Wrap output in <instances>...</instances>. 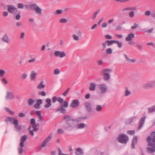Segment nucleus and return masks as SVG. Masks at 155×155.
<instances>
[{"instance_id":"obj_1","label":"nucleus","mask_w":155,"mask_h":155,"mask_svg":"<svg viewBox=\"0 0 155 155\" xmlns=\"http://www.w3.org/2000/svg\"><path fill=\"white\" fill-rule=\"evenodd\" d=\"M63 119L64 120L66 124L64 126V129L67 131H71L74 129H82L85 128L86 125L83 123L77 124L78 121L76 119H74L70 115H65Z\"/></svg>"},{"instance_id":"obj_2","label":"nucleus","mask_w":155,"mask_h":155,"mask_svg":"<svg viewBox=\"0 0 155 155\" xmlns=\"http://www.w3.org/2000/svg\"><path fill=\"white\" fill-rule=\"evenodd\" d=\"M150 135L146 140L148 146L147 150L148 153H152L155 152V131L151 132Z\"/></svg>"},{"instance_id":"obj_3","label":"nucleus","mask_w":155,"mask_h":155,"mask_svg":"<svg viewBox=\"0 0 155 155\" xmlns=\"http://www.w3.org/2000/svg\"><path fill=\"white\" fill-rule=\"evenodd\" d=\"M58 101L61 104L60 107L56 110V111L58 112L60 111L61 113L65 114L66 113V111L65 108L68 107V102L65 101L63 104L64 100L62 98L60 97H58Z\"/></svg>"},{"instance_id":"obj_4","label":"nucleus","mask_w":155,"mask_h":155,"mask_svg":"<svg viewBox=\"0 0 155 155\" xmlns=\"http://www.w3.org/2000/svg\"><path fill=\"white\" fill-rule=\"evenodd\" d=\"M113 72L112 69L108 68L103 69L101 71V73L103 76L104 81H107L109 80L110 78V73Z\"/></svg>"},{"instance_id":"obj_5","label":"nucleus","mask_w":155,"mask_h":155,"mask_svg":"<svg viewBox=\"0 0 155 155\" xmlns=\"http://www.w3.org/2000/svg\"><path fill=\"white\" fill-rule=\"evenodd\" d=\"M25 6L28 9H33L35 10L36 13L39 15H41V9L35 4H31Z\"/></svg>"},{"instance_id":"obj_6","label":"nucleus","mask_w":155,"mask_h":155,"mask_svg":"<svg viewBox=\"0 0 155 155\" xmlns=\"http://www.w3.org/2000/svg\"><path fill=\"white\" fill-rule=\"evenodd\" d=\"M117 139L120 143L126 144L129 140V137L126 134H122L119 135L117 138Z\"/></svg>"},{"instance_id":"obj_7","label":"nucleus","mask_w":155,"mask_h":155,"mask_svg":"<svg viewBox=\"0 0 155 155\" xmlns=\"http://www.w3.org/2000/svg\"><path fill=\"white\" fill-rule=\"evenodd\" d=\"M143 88L145 90L152 88L155 87V80H152L147 82L143 85Z\"/></svg>"},{"instance_id":"obj_8","label":"nucleus","mask_w":155,"mask_h":155,"mask_svg":"<svg viewBox=\"0 0 155 155\" xmlns=\"http://www.w3.org/2000/svg\"><path fill=\"white\" fill-rule=\"evenodd\" d=\"M75 32V34L72 35V37L74 41H78L82 36V31L80 29H78L76 30Z\"/></svg>"},{"instance_id":"obj_9","label":"nucleus","mask_w":155,"mask_h":155,"mask_svg":"<svg viewBox=\"0 0 155 155\" xmlns=\"http://www.w3.org/2000/svg\"><path fill=\"white\" fill-rule=\"evenodd\" d=\"M100 93L104 94L107 91V86L104 84H100L99 85Z\"/></svg>"},{"instance_id":"obj_10","label":"nucleus","mask_w":155,"mask_h":155,"mask_svg":"<svg viewBox=\"0 0 155 155\" xmlns=\"http://www.w3.org/2000/svg\"><path fill=\"white\" fill-rule=\"evenodd\" d=\"M84 106L86 110L87 113H90L92 112V108L91 104L89 102H86L84 104Z\"/></svg>"},{"instance_id":"obj_11","label":"nucleus","mask_w":155,"mask_h":155,"mask_svg":"<svg viewBox=\"0 0 155 155\" xmlns=\"http://www.w3.org/2000/svg\"><path fill=\"white\" fill-rule=\"evenodd\" d=\"M14 96L13 93L9 91H7L5 99L6 100H12L14 99Z\"/></svg>"},{"instance_id":"obj_12","label":"nucleus","mask_w":155,"mask_h":155,"mask_svg":"<svg viewBox=\"0 0 155 155\" xmlns=\"http://www.w3.org/2000/svg\"><path fill=\"white\" fill-rule=\"evenodd\" d=\"M80 105V102L78 100L76 99L72 100L70 106L72 108L78 107Z\"/></svg>"},{"instance_id":"obj_13","label":"nucleus","mask_w":155,"mask_h":155,"mask_svg":"<svg viewBox=\"0 0 155 155\" xmlns=\"http://www.w3.org/2000/svg\"><path fill=\"white\" fill-rule=\"evenodd\" d=\"M54 55L56 57L63 58L66 55L64 51L61 52L60 51H56L54 53Z\"/></svg>"},{"instance_id":"obj_14","label":"nucleus","mask_w":155,"mask_h":155,"mask_svg":"<svg viewBox=\"0 0 155 155\" xmlns=\"http://www.w3.org/2000/svg\"><path fill=\"white\" fill-rule=\"evenodd\" d=\"M146 118V116H144L142 117L139 121V124L138 127V129H140L143 126L145 121Z\"/></svg>"},{"instance_id":"obj_15","label":"nucleus","mask_w":155,"mask_h":155,"mask_svg":"<svg viewBox=\"0 0 155 155\" xmlns=\"http://www.w3.org/2000/svg\"><path fill=\"white\" fill-rule=\"evenodd\" d=\"M51 100L50 98H47L46 99L45 102L46 104L44 105V107L46 108L50 107L52 105Z\"/></svg>"},{"instance_id":"obj_16","label":"nucleus","mask_w":155,"mask_h":155,"mask_svg":"<svg viewBox=\"0 0 155 155\" xmlns=\"http://www.w3.org/2000/svg\"><path fill=\"white\" fill-rule=\"evenodd\" d=\"M2 41L5 43L7 44H8L10 42V40L9 39L8 35L5 34L2 37Z\"/></svg>"},{"instance_id":"obj_17","label":"nucleus","mask_w":155,"mask_h":155,"mask_svg":"<svg viewBox=\"0 0 155 155\" xmlns=\"http://www.w3.org/2000/svg\"><path fill=\"white\" fill-rule=\"evenodd\" d=\"M27 138V136L26 135H24L22 136L20 139V146L24 147V142L26 141Z\"/></svg>"},{"instance_id":"obj_18","label":"nucleus","mask_w":155,"mask_h":155,"mask_svg":"<svg viewBox=\"0 0 155 155\" xmlns=\"http://www.w3.org/2000/svg\"><path fill=\"white\" fill-rule=\"evenodd\" d=\"M8 11L10 13H13L14 10H16L17 8L14 6L11 5H8Z\"/></svg>"},{"instance_id":"obj_19","label":"nucleus","mask_w":155,"mask_h":155,"mask_svg":"<svg viewBox=\"0 0 155 155\" xmlns=\"http://www.w3.org/2000/svg\"><path fill=\"white\" fill-rule=\"evenodd\" d=\"M19 122L18 120H15L14 122L15 127L18 131H19L21 129V127L18 125Z\"/></svg>"},{"instance_id":"obj_20","label":"nucleus","mask_w":155,"mask_h":155,"mask_svg":"<svg viewBox=\"0 0 155 155\" xmlns=\"http://www.w3.org/2000/svg\"><path fill=\"white\" fill-rule=\"evenodd\" d=\"M135 35L134 34L130 33L125 38L126 41H131L134 38Z\"/></svg>"},{"instance_id":"obj_21","label":"nucleus","mask_w":155,"mask_h":155,"mask_svg":"<svg viewBox=\"0 0 155 155\" xmlns=\"http://www.w3.org/2000/svg\"><path fill=\"white\" fill-rule=\"evenodd\" d=\"M75 152V155H83L84 154L83 150L80 148H77Z\"/></svg>"},{"instance_id":"obj_22","label":"nucleus","mask_w":155,"mask_h":155,"mask_svg":"<svg viewBox=\"0 0 155 155\" xmlns=\"http://www.w3.org/2000/svg\"><path fill=\"white\" fill-rule=\"evenodd\" d=\"M37 73L35 71H32L30 74V79L31 81H35Z\"/></svg>"},{"instance_id":"obj_23","label":"nucleus","mask_w":155,"mask_h":155,"mask_svg":"<svg viewBox=\"0 0 155 155\" xmlns=\"http://www.w3.org/2000/svg\"><path fill=\"white\" fill-rule=\"evenodd\" d=\"M137 137H134L132 140L131 146L133 149L135 148V145L137 143Z\"/></svg>"},{"instance_id":"obj_24","label":"nucleus","mask_w":155,"mask_h":155,"mask_svg":"<svg viewBox=\"0 0 155 155\" xmlns=\"http://www.w3.org/2000/svg\"><path fill=\"white\" fill-rule=\"evenodd\" d=\"M15 120H17V119L10 117H7L6 119L5 120V121L6 122H10L11 123H12L14 124V122Z\"/></svg>"},{"instance_id":"obj_25","label":"nucleus","mask_w":155,"mask_h":155,"mask_svg":"<svg viewBox=\"0 0 155 155\" xmlns=\"http://www.w3.org/2000/svg\"><path fill=\"white\" fill-rule=\"evenodd\" d=\"M102 109V107L101 105H96L95 108V110L98 112H101Z\"/></svg>"},{"instance_id":"obj_26","label":"nucleus","mask_w":155,"mask_h":155,"mask_svg":"<svg viewBox=\"0 0 155 155\" xmlns=\"http://www.w3.org/2000/svg\"><path fill=\"white\" fill-rule=\"evenodd\" d=\"M96 84L94 82H91L90 84L89 89L90 91H94L96 87Z\"/></svg>"},{"instance_id":"obj_27","label":"nucleus","mask_w":155,"mask_h":155,"mask_svg":"<svg viewBox=\"0 0 155 155\" xmlns=\"http://www.w3.org/2000/svg\"><path fill=\"white\" fill-rule=\"evenodd\" d=\"M100 11V9H98L93 14L91 18L92 20H94L95 18L97 15L99 13Z\"/></svg>"},{"instance_id":"obj_28","label":"nucleus","mask_w":155,"mask_h":155,"mask_svg":"<svg viewBox=\"0 0 155 155\" xmlns=\"http://www.w3.org/2000/svg\"><path fill=\"white\" fill-rule=\"evenodd\" d=\"M43 81L40 82L39 84L37 87V88L39 89H41L45 87V85L43 84Z\"/></svg>"},{"instance_id":"obj_29","label":"nucleus","mask_w":155,"mask_h":155,"mask_svg":"<svg viewBox=\"0 0 155 155\" xmlns=\"http://www.w3.org/2000/svg\"><path fill=\"white\" fill-rule=\"evenodd\" d=\"M32 127L33 128V130L34 131L36 132L38 130V128L37 127V126H39V125L38 123L35 124L33 125H31Z\"/></svg>"},{"instance_id":"obj_30","label":"nucleus","mask_w":155,"mask_h":155,"mask_svg":"<svg viewBox=\"0 0 155 155\" xmlns=\"http://www.w3.org/2000/svg\"><path fill=\"white\" fill-rule=\"evenodd\" d=\"M115 40H107L106 42L108 46H110L111 45L115 43Z\"/></svg>"},{"instance_id":"obj_31","label":"nucleus","mask_w":155,"mask_h":155,"mask_svg":"<svg viewBox=\"0 0 155 155\" xmlns=\"http://www.w3.org/2000/svg\"><path fill=\"white\" fill-rule=\"evenodd\" d=\"M34 101V100L33 99H29L27 101L28 105L29 106L32 105L33 104Z\"/></svg>"},{"instance_id":"obj_32","label":"nucleus","mask_w":155,"mask_h":155,"mask_svg":"<svg viewBox=\"0 0 155 155\" xmlns=\"http://www.w3.org/2000/svg\"><path fill=\"white\" fill-rule=\"evenodd\" d=\"M148 113H151L155 111V106H153L151 107L148 108Z\"/></svg>"},{"instance_id":"obj_33","label":"nucleus","mask_w":155,"mask_h":155,"mask_svg":"<svg viewBox=\"0 0 155 155\" xmlns=\"http://www.w3.org/2000/svg\"><path fill=\"white\" fill-rule=\"evenodd\" d=\"M136 118L135 117H131L130 118L128 119L126 122V123L127 124H129L130 123L132 122L133 121V120L134 119H135Z\"/></svg>"},{"instance_id":"obj_34","label":"nucleus","mask_w":155,"mask_h":155,"mask_svg":"<svg viewBox=\"0 0 155 155\" xmlns=\"http://www.w3.org/2000/svg\"><path fill=\"white\" fill-rule=\"evenodd\" d=\"M126 89L125 92L124 96H127L131 94L130 92L127 89V87H125Z\"/></svg>"},{"instance_id":"obj_35","label":"nucleus","mask_w":155,"mask_h":155,"mask_svg":"<svg viewBox=\"0 0 155 155\" xmlns=\"http://www.w3.org/2000/svg\"><path fill=\"white\" fill-rule=\"evenodd\" d=\"M5 110H6L11 115H13L14 114V113L8 107H5Z\"/></svg>"},{"instance_id":"obj_36","label":"nucleus","mask_w":155,"mask_h":155,"mask_svg":"<svg viewBox=\"0 0 155 155\" xmlns=\"http://www.w3.org/2000/svg\"><path fill=\"white\" fill-rule=\"evenodd\" d=\"M115 43L117 44L118 48H121L122 47V43L121 42L115 40Z\"/></svg>"},{"instance_id":"obj_37","label":"nucleus","mask_w":155,"mask_h":155,"mask_svg":"<svg viewBox=\"0 0 155 155\" xmlns=\"http://www.w3.org/2000/svg\"><path fill=\"white\" fill-rule=\"evenodd\" d=\"M38 122H44V123L45 124V122L44 121V119L43 118V116L41 115L40 116L38 117Z\"/></svg>"},{"instance_id":"obj_38","label":"nucleus","mask_w":155,"mask_h":155,"mask_svg":"<svg viewBox=\"0 0 155 155\" xmlns=\"http://www.w3.org/2000/svg\"><path fill=\"white\" fill-rule=\"evenodd\" d=\"M52 138V136L51 135H49L48 137L45 138V140L48 143L51 140Z\"/></svg>"},{"instance_id":"obj_39","label":"nucleus","mask_w":155,"mask_h":155,"mask_svg":"<svg viewBox=\"0 0 155 155\" xmlns=\"http://www.w3.org/2000/svg\"><path fill=\"white\" fill-rule=\"evenodd\" d=\"M62 11L61 10L58 9L54 12V14L55 15L60 14L62 13Z\"/></svg>"},{"instance_id":"obj_40","label":"nucleus","mask_w":155,"mask_h":155,"mask_svg":"<svg viewBox=\"0 0 155 155\" xmlns=\"http://www.w3.org/2000/svg\"><path fill=\"white\" fill-rule=\"evenodd\" d=\"M60 72L61 71L59 69L56 68L54 71V74L55 75H58L59 74Z\"/></svg>"},{"instance_id":"obj_41","label":"nucleus","mask_w":155,"mask_h":155,"mask_svg":"<svg viewBox=\"0 0 155 155\" xmlns=\"http://www.w3.org/2000/svg\"><path fill=\"white\" fill-rule=\"evenodd\" d=\"M112 53V50L110 48H107L106 50V53L107 54H111Z\"/></svg>"},{"instance_id":"obj_42","label":"nucleus","mask_w":155,"mask_h":155,"mask_svg":"<svg viewBox=\"0 0 155 155\" xmlns=\"http://www.w3.org/2000/svg\"><path fill=\"white\" fill-rule=\"evenodd\" d=\"M38 94L42 96H45L46 95V93L44 91H39Z\"/></svg>"},{"instance_id":"obj_43","label":"nucleus","mask_w":155,"mask_h":155,"mask_svg":"<svg viewBox=\"0 0 155 155\" xmlns=\"http://www.w3.org/2000/svg\"><path fill=\"white\" fill-rule=\"evenodd\" d=\"M127 133L130 135H133L135 133V130H130L127 131Z\"/></svg>"},{"instance_id":"obj_44","label":"nucleus","mask_w":155,"mask_h":155,"mask_svg":"<svg viewBox=\"0 0 155 155\" xmlns=\"http://www.w3.org/2000/svg\"><path fill=\"white\" fill-rule=\"evenodd\" d=\"M70 89V87L68 88L66 91H65L63 93H62V95L64 96H66L69 91Z\"/></svg>"},{"instance_id":"obj_45","label":"nucleus","mask_w":155,"mask_h":155,"mask_svg":"<svg viewBox=\"0 0 155 155\" xmlns=\"http://www.w3.org/2000/svg\"><path fill=\"white\" fill-rule=\"evenodd\" d=\"M58 97L56 96H54L52 97V102L53 103H54L57 101H58Z\"/></svg>"},{"instance_id":"obj_46","label":"nucleus","mask_w":155,"mask_h":155,"mask_svg":"<svg viewBox=\"0 0 155 155\" xmlns=\"http://www.w3.org/2000/svg\"><path fill=\"white\" fill-rule=\"evenodd\" d=\"M67 22V20L65 18H61L59 20V22L61 23H65Z\"/></svg>"},{"instance_id":"obj_47","label":"nucleus","mask_w":155,"mask_h":155,"mask_svg":"<svg viewBox=\"0 0 155 155\" xmlns=\"http://www.w3.org/2000/svg\"><path fill=\"white\" fill-rule=\"evenodd\" d=\"M5 73V71L4 70L2 69L0 70V76L1 77H3Z\"/></svg>"},{"instance_id":"obj_48","label":"nucleus","mask_w":155,"mask_h":155,"mask_svg":"<svg viewBox=\"0 0 155 155\" xmlns=\"http://www.w3.org/2000/svg\"><path fill=\"white\" fill-rule=\"evenodd\" d=\"M138 25H139L138 24H137L135 23L134 24V25L132 26L131 28L132 30L134 29L137 28L138 27Z\"/></svg>"},{"instance_id":"obj_49","label":"nucleus","mask_w":155,"mask_h":155,"mask_svg":"<svg viewBox=\"0 0 155 155\" xmlns=\"http://www.w3.org/2000/svg\"><path fill=\"white\" fill-rule=\"evenodd\" d=\"M23 147L21 146H20V147H19L18 148V153L19 154H21L23 151Z\"/></svg>"},{"instance_id":"obj_50","label":"nucleus","mask_w":155,"mask_h":155,"mask_svg":"<svg viewBox=\"0 0 155 155\" xmlns=\"http://www.w3.org/2000/svg\"><path fill=\"white\" fill-rule=\"evenodd\" d=\"M24 7L23 5L21 3H19L18 4V7L19 8L22 9Z\"/></svg>"},{"instance_id":"obj_51","label":"nucleus","mask_w":155,"mask_h":155,"mask_svg":"<svg viewBox=\"0 0 155 155\" xmlns=\"http://www.w3.org/2000/svg\"><path fill=\"white\" fill-rule=\"evenodd\" d=\"M35 124V120L34 118H32L31 119L30 124L31 125H33Z\"/></svg>"},{"instance_id":"obj_52","label":"nucleus","mask_w":155,"mask_h":155,"mask_svg":"<svg viewBox=\"0 0 155 155\" xmlns=\"http://www.w3.org/2000/svg\"><path fill=\"white\" fill-rule=\"evenodd\" d=\"M144 15L146 16H149L150 15H151V13L149 10H147L145 12Z\"/></svg>"},{"instance_id":"obj_53","label":"nucleus","mask_w":155,"mask_h":155,"mask_svg":"<svg viewBox=\"0 0 155 155\" xmlns=\"http://www.w3.org/2000/svg\"><path fill=\"white\" fill-rule=\"evenodd\" d=\"M134 13L133 11L130 12L129 13V16L131 18H133L134 16Z\"/></svg>"},{"instance_id":"obj_54","label":"nucleus","mask_w":155,"mask_h":155,"mask_svg":"<svg viewBox=\"0 0 155 155\" xmlns=\"http://www.w3.org/2000/svg\"><path fill=\"white\" fill-rule=\"evenodd\" d=\"M20 13L19 12V13L16 15L15 16V19L16 20H19L21 18V15H20Z\"/></svg>"},{"instance_id":"obj_55","label":"nucleus","mask_w":155,"mask_h":155,"mask_svg":"<svg viewBox=\"0 0 155 155\" xmlns=\"http://www.w3.org/2000/svg\"><path fill=\"white\" fill-rule=\"evenodd\" d=\"M57 132L59 134H63L64 133V131L61 129H58L57 130Z\"/></svg>"},{"instance_id":"obj_56","label":"nucleus","mask_w":155,"mask_h":155,"mask_svg":"<svg viewBox=\"0 0 155 155\" xmlns=\"http://www.w3.org/2000/svg\"><path fill=\"white\" fill-rule=\"evenodd\" d=\"M58 155H69L68 154H64L62 153V151L61 149L59 148L58 149Z\"/></svg>"},{"instance_id":"obj_57","label":"nucleus","mask_w":155,"mask_h":155,"mask_svg":"<svg viewBox=\"0 0 155 155\" xmlns=\"http://www.w3.org/2000/svg\"><path fill=\"white\" fill-rule=\"evenodd\" d=\"M27 75L26 73H23L21 76V78L22 79H24L26 78Z\"/></svg>"},{"instance_id":"obj_58","label":"nucleus","mask_w":155,"mask_h":155,"mask_svg":"<svg viewBox=\"0 0 155 155\" xmlns=\"http://www.w3.org/2000/svg\"><path fill=\"white\" fill-rule=\"evenodd\" d=\"M43 103L41 99H39L37 100L36 101V103L39 105Z\"/></svg>"},{"instance_id":"obj_59","label":"nucleus","mask_w":155,"mask_h":155,"mask_svg":"<svg viewBox=\"0 0 155 155\" xmlns=\"http://www.w3.org/2000/svg\"><path fill=\"white\" fill-rule=\"evenodd\" d=\"M107 43L106 42V41L104 42H103L102 44V45L103 47V50H104L106 47V46L107 45Z\"/></svg>"},{"instance_id":"obj_60","label":"nucleus","mask_w":155,"mask_h":155,"mask_svg":"<svg viewBox=\"0 0 155 155\" xmlns=\"http://www.w3.org/2000/svg\"><path fill=\"white\" fill-rule=\"evenodd\" d=\"M47 143L46 142L45 140L41 144V147H45Z\"/></svg>"},{"instance_id":"obj_61","label":"nucleus","mask_w":155,"mask_h":155,"mask_svg":"<svg viewBox=\"0 0 155 155\" xmlns=\"http://www.w3.org/2000/svg\"><path fill=\"white\" fill-rule=\"evenodd\" d=\"M47 143L46 142L45 140L41 144V147H45Z\"/></svg>"},{"instance_id":"obj_62","label":"nucleus","mask_w":155,"mask_h":155,"mask_svg":"<svg viewBox=\"0 0 155 155\" xmlns=\"http://www.w3.org/2000/svg\"><path fill=\"white\" fill-rule=\"evenodd\" d=\"M36 114L38 115V117L41 116V111L40 110H37L35 112Z\"/></svg>"},{"instance_id":"obj_63","label":"nucleus","mask_w":155,"mask_h":155,"mask_svg":"<svg viewBox=\"0 0 155 155\" xmlns=\"http://www.w3.org/2000/svg\"><path fill=\"white\" fill-rule=\"evenodd\" d=\"M1 81L2 82L4 83L5 84H7L8 83V82L5 78H2Z\"/></svg>"},{"instance_id":"obj_64","label":"nucleus","mask_w":155,"mask_h":155,"mask_svg":"<svg viewBox=\"0 0 155 155\" xmlns=\"http://www.w3.org/2000/svg\"><path fill=\"white\" fill-rule=\"evenodd\" d=\"M105 37L106 39H112V36L108 35H105Z\"/></svg>"}]
</instances>
